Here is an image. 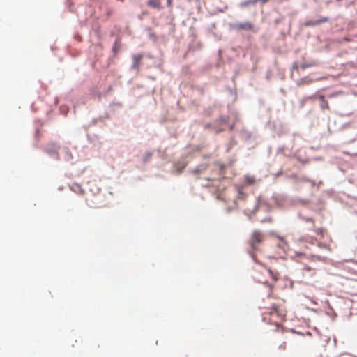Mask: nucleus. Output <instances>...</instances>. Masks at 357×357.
Returning <instances> with one entry per match:
<instances>
[{"instance_id":"15","label":"nucleus","mask_w":357,"mask_h":357,"mask_svg":"<svg viewBox=\"0 0 357 357\" xmlns=\"http://www.w3.org/2000/svg\"><path fill=\"white\" fill-rule=\"evenodd\" d=\"M151 154L150 153L148 155V158H151Z\"/></svg>"},{"instance_id":"4","label":"nucleus","mask_w":357,"mask_h":357,"mask_svg":"<svg viewBox=\"0 0 357 357\" xmlns=\"http://www.w3.org/2000/svg\"><path fill=\"white\" fill-rule=\"evenodd\" d=\"M231 29L236 31H242V30H252L253 25L252 23L249 22H241V23H235L230 24Z\"/></svg>"},{"instance_id":"14","label":"nucleus","mask_w":357,"mask_h":357,"mask_svg":"<svg viewBox=\"0 0 357 357\" xmlns=\"http://www.w3.org/2000/svg\"><path fill=\"white\" fill-rule=\"evenodd\" d=\"M199 172V170L198 169H196L195 171H194V172H196V173H198Z\"/></svg>"},{"instance_id":"9","label":"nucleus","mask_w":357,"mask_h":357,"mask_svg":"<svg viewBox=\"0 0 357 357\" xmlns=\"http://www.w3.org/2000/svg\"><path fill=\"white\" fill-rule=\"evenodd\" d=\"M148 4L153 8H158L160 1H148Z\"/></svg>"},{"instance_id":"12","label":"nucleus","mask_w":357,"mask_h":357,"mask_svg":"<svg viewBox=\"0 0 357 357\" xmlns=\"http://www.w3.org/2000/svg\"><path fill=\"white\" fill-rule=\"evenodd\" d=\"M314 64L313 63H310V64H305V63H303V64H301V68L302 69H305L307 67H310V66H312Z\"/></svg>"},{"instance_id":"11","label":"nucleus","mask_w":357,"mask_h":357,"mask_svg":"<svg viewBox=\"0 0 357 357\" xmlns=\"http://www.w3.org/2000/svg\"><path fill=\"white\" fill-rule=\"evenodd\" d=\"M314 231L317 234L323 236L324 229L322 228H317Z\"/></svg>"},{"instance_id":"1","label":"nucleus","mask_w":357,"mask_h":357,"mask_svg":"<svg viewBox=\"0 0 357 357\" xmlns=\"http://www.w3.org/2000/svg\"><path fill=\"white\" fill-rule=\"evenodd\" d=\"M260 308L263 310L262 320L264 322L273 325V328L270 329V332L278 333L281 335L282 340H284V328L281 324V323L285 320L287 314L284 301L280 298H275L271 295H268L266 301H264ZM279 349L285 350V341H283L279 346Z\"/></svg>"},{"instance_id":"8","label":"nucleus","mask_w":357,"mask_h":357,"mask_svg":"<svg viewBox=\"0 0 357 357\" xmlns=\"http://www.w3.org/2000/svg\"><path fill=\"white\" fill-rule=\"evenodd\" d=\"M302 219L303 221H305L306 222H311L312 225V227L314 226V220L313 218H309V217H303Z\"/></svg>"},{"instance_id":"7","label":"nucleus","mask_w":357,"mask_h":357,"mask_svg":"<svg viewBox=\"0 0 357 357\" xmlns=\"http://www.w3.org/2000/svg\"><path fill=\"white\" fill-rule=\"evenodd\" d=\"M320 101V107L322 110L329 109V105L328 102L325 100L324 96L323 95H320L318 97Z\"/></svg>"},{"instance_id":"5","label":"nucleus","mask_w":357,"mask_h":357,"mask_svg":"<svg viewBox=\"0 0 357 357\" xmlns=\"http://www.w3.org/2000/svg\"><path fill=\"white\" fill-rule=\"evenodd\" d=\"M328 21V17H322L316 20H307L304 22L303 25L305 26H318L323 23L327 22Z\"/></svg>"},{"instance_id":"6","label":"nucleus","mask_w":357,"mask_h":357,"mask_svg":"<svg viewBox=\"0 0 357 357\" xmlns=\"http://www.w3.org/2000/svg\"><path fill=\"white\" fill-rule=\"evenodd\" d=\"M142 59H143L142 54H134L132 56V61L133 62H132V68L133 69H139Z\"/></svg>"},{"instance_id":"13","label":"nucleus","mask_w":357,"mask_h":357,"mask_svg":"<svg viewBox=\"0 0 357 357\" xmlns=\"http://www.w3.org/2000/svg\"><path fill=\"white\" fill-rule=\"evenodd\" d=\"M305 269L307 271H310L311 268L307 266V267H305Z\"/></svg>"},{"instance_id":"10","label":"nucleus","mask_w":357,"mask_h":357,"mask_svg":"<svg viewBox=\"0 0 357 357\" xmlns=\"http://www.w3.org/2000/svg\"><path fill=\"white\" fill-rule=\"evenodd\" d=\"M245 181L249 184H253L255 183V178L251 176H247Z\"/></svg>"},{"instance_id":"3","label":"nucleus","mask_w":357,"mask_h":357,"mask_svg":"<svg viewBox=\"0 0 357 357\" xmlns=\"http://www.w3.org/2000/svg\"><path fill=\"white\" fill-rule=\"evenodd\" d=\"M264 239V234L258 230L254 231L250 239V245L253 250H256L257 245Z\"/></svg>"},{"instance_id":"2","label":"nucleus","mask_w":357,"mask_h":357,"mask_svg":"<svg viewBox=\"0 0 357 357\" xmlns=\"http://www.w3.org/2000/svg\"><path fill=\"white\" fill-rule=\"evenodd\" d=\"M255 278L257 282L266 284L271 291L274 287V283L279 278V273L271 268H265L264 273L257 271Z\"/></svg>"}]
</instances>
